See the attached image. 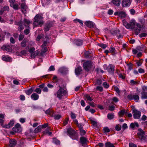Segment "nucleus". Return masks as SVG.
<instances>
[{"label":"nucleus","instance_id":"5701e85b","mask_svg":"<svg viewBox=\"0 0 147 147\" xmlns=\"http://www.w3.org/2000/svg\"><path fill=\"white\" fill-rule=\"evenodd\" d=\"M42 49L41 51L40 55L43 56L44 54L47 51V47H42Z\"/></svg>","mask_w":147,"mask_h":147},{"label":"nucleus","instance_id":"39448f33","mask_svg":"<svg viewBox=\"0 0 147 147\" xmlns=\"http://www.w3.org/2000/svg\"><path fill=\"white\" fill-rule=\"evenodd\" d=\"M123 25L127 29H133L135 26V21L134 20H131L129 23L127 22L125 20H123Z\"/></svg>","mask_w":147,"mask_h":147},{"label":"nucleus","instance_id":"f3484780","mask_svg":"<svg viewBox=\"0 0 147 147\" xmlns=\"http://www.w3.org/2000/svg\"><path fill=\"white\" fill-rule=\"evenodd\" d=\"M23 25H24L23 24V22L22 21H20L18 23V25L19 26V27L18 28V30L20 32H21L24 29Z\"/></svg>","mask_w":147,"mask_h":147},{"label":"nucleus","instance_id":"5fc2aeb1","mask_svg":"<svg viewBox=\"0 0 147 147\" xmlns=\"http://www.w3.org/2000/svg\"><path fill=\"white\" fill-rule=\"evenodd\" d=\"M121 126L120 125L118 124L115 126V129L117 131H120L121 129Z\"/></svg>","mask_w":147,"mask_h":147},{"label":"nucleus","instance_id":"774afa93","mask_svg":"<svg viewBox=\"0 0 147 147\" xmlns=\"http://www.w3.org/2000/svg\"><path fill=\"white\" fill-rule=\"evenodd\" d=\"M70 115L71 118L72 119H75L76 118V115L72 112L71 113Z\"/></svg>","mask_w":147,"mask_h":147},{"label":"nucleus","instance_id":"603ef678","mask_svg":"<svg viewBox=\"0 0 147 147\" xmlns=\"http://www.w3.org/2000/svg\"><path fill=\"white\" fill-rule=\"evenodd\" d=\"M103 86L106 88H108L109 87V84L107 82H104L102 84Z\"/></svg>","mask_w":147,"mask_h":147},{"label":"nucleus","instance_id":"052dcab7","mask_svg":"<svg viewBox=\"0 0 147 147\" xmlns=\"http://www.w3.org/2000/svg\"><path fill=\"white\" fill-rule=\"evenodd\" d=\"M110 52L114 53H115V50L114 47H111L109 49Z\"/></svg>","mask_w":147,"mask_h":147},{"label":"nucleus","instance_id":"8fccbe9b","mask_svg":"<svg viewBox=\"0 0 147 147\" xmlns=\"http://www.w3.org/2000/svg\"><path fill=\"white\" fill-rule=\"evenodd\" d=\"M28 28H29L26 29L24 31V33L25 35H27L30 32V28H29V26H28Z\"/></svg>","mask_w":147,"mask_h":147},{"label":"nucleus","instance_id":"cd10ccee","mask_svg":"<svg viewBox=\"0 0 147 147\" xmlns=\"http://www.w3.org/2000/svg\"><path fill=\"white\" fill-rule=\"evenodd\" d=\"M21 6L22 9V12L24 13H25L26 12V9L27 7V6L24 3L22 4Z\"/></svg>","mask_w":147,"mask_h":147},{"label":"nucleus","instance_id":"13d9d810","mask_svg":"<svg viewBox=\"0 0 147 147\" xmlns=\"http://www.w3.org/2000/svg\"><path fill=\"white\" fill-rule=\"evenodd\" d=\"M26 41L25 40H23L21 43V46L23 47H25L26 46Z\"/></svg>","mask_w":147,"mask_h":147},{"label":"nucleus","instance_id":"a878e982","mask_svg":"<svg viewBox=\"0 0 147 147\" xmlns=\"http://www.w3.org/2000/svg\"><path fill=\"white\" fill-rule=\"evenodd\" d=\"M1 48L3 50H6L7 51H9L11 49L10 47L9 46H6L4 45Z\"/></svg>","mask_w":147,"mask_h":147},{"label":"nucleus","instance_id":"c9c22d12","mask_svg":"<svg viewBox=\"0 0 147 147\" xmlns=\"http://www.w3.org/2000/svg\"><path fill=\"white\" fill-rule=\"evenodd\" d=\"M53 116L52 117H54V119L55 120H59L62 117V116L60 115L59 114H55L54 113L53 114Z\"/></svg>","mask_w":147,"mask_h":147},{"label":"nucleus","instance_id":"79ce46f5","mask_svg":"<svg viewBox=\"0 0 147 147\" xmlns=\"http://www.w3.org/2000/svg\"><path fill=\"white\" fill-rule=\"evenodd\" d=\"M50 28V25L49 24H47L44 28V30L46 32L48 31Z\"/></svg>","mask_w":147,"mask_h":147},{"label":"nucleus","instance_id":"2eb2a0df","mask_svg":"<svg viewBox=\"0 0 147 147\" xmlns=\"http://www.w3.org/2000/svg\"><path fill=\"white\" fill-rule=\"evenodd\" d=\"M85 24L87 27L90 28H93L94 26V24L93 22L90 21H86L85 22Z\"/></svg>","mask_w":147,"mask_h":147},{"label":"nucleus","instance_id":"7ed1b4c3","mask_svg":"<svg viewBox=\"0 0 147 147\" xmlns=\"http://www.w3.org/2000/svg\"><path fill=\"white\" fill-rule=\"evenodd\" d=\"M59 89L57 91L56 94H54L55 95L57 94V97L59 99H61L63 96L66 94L67 92V91L60 86L59 85Z\"/></svg>","mask_w":147,"mask_h":147},{"label":"nucleus","instance_id":"f704fd0d","mask_svg":"<svg viewBox=\"0 0 147 147\" xmlns=\"http://www.w3.org/2000/svg\"><path fill=\"white\" fill-rule=\"evenodd\" d=\"M141 98L142 99H147V92H142Z\"/></svg>","mask_w":147,"mask_h":147},{"label":"nucleus","instance_id":"423d86ee","mask_svg":"<svg viewBox=\"0 0 147 147\" xmlns=\"http://www.w3.org/2000/svg\"><path fill=\"white\" fill-rule=\"evenodd\" d=\"M93 63L91 61H87L83 64V67L86 71H88L92 68Z\"/></svg>","mask_w":147,"mask_h":147},{"label":"nucleus","instance_id":"e2e57ef3","mask_svg":"<svg viewBox=\"0 0 147 147\" xmlns=\"http://www.w3.org/2000/svg\"><path fill=\"white\" fill-rule=\"evenodd\" d=\"M96 90L101 92L103 91V88L101 86H98L96 88Z\"/></svg>","mask_w":147,"mask_h":147},{"label":"nucleus","instance_id":"09e8293b","mask_svg":"<svg viewBox=\"0 0 147 147\" xmlns=\"http://www.w3.org/2000/svg\"><path fill=\"white\" fill-rule=\"evenodd\" d=\"M74 21L76 23V22H78L79 23H80L81 24V25L82 26H83V25L82 21L78 19H75L74 20Z\"/></svg>","mask_w":147,"mask_h":147},{"label":"nucleus","instance_id":"9d476101","mask_svg":"<svg viewBox=\"0 0 147 147\" xmlns=\"http://www.w3.org/2000/svg\"><path fill=\"white\" fill-rule=\"evenodd\" d=\"M115 66L112 64L109 65L107 68L108 72L111 74H113L115 71Z\"/></svg>","mask_w":147,"mask_h":147},{"label":"nucleus","instance_id":"aec40b11","mask_svg":"<svg viewBox=\"0 0 147 147\" xmlns=\"http://www.w3.org/2000/svg\"><path fill=\"white\" fill-rule=\"evenodd\" d=\"M139 127V125L137 122H134V123H131L130 125V127L133 129H134L135 127Z\"/></svg>","mask_w":147,"mask_h":147},{"label":"nucleus","instance_id":"0eeeda50","mask_svg":"<svg viewBox=\"0 0 147 147\" xmlns=\"http://www.w3.org/2000/svg\"><path fill=\"white\" fill-rule=\"evenodd\" d=\"M132 113L134 119H138L140 118L141 114L140 111L134 109L132 110Z\"/></svg>","mask_w":147,"mask_h":147},{"label":"nucleus","instance_id":"1a4fd4ad","mask_svg":"<svg viewBox=\"0 0 147 147\" xmlns=\"http://www.w3.org/2000/svg\"><path fill=\"white\" fill-rule=\"evenodd\" d=\"M12 130L16 133H19L22 131V127L20 125L17 123L12 128Z\"/></svg>","mask_w":147,"mask_h":147},{"label":"nucleus","instance_id":"c03bdc74","mask_svg":"<svg viewBox=\"0 0 147 147\" xmlns=\"http://www.w3.org/2000/svg\"><path fill=\"white\" fill-rule=\"evenodd\" d=\"M120 30H115L113 31V34L114 36H117L120 33Z\"/></svg>","mask_w":147,"mask_h":147},{"label":"nucleus","instance_id":"338daca9","mask_svg":"<svg viewBox=\"0 0 147 147\" xmlns=\"http://www.w3.org/2000/svg\"><path fill=\"white\" fill-rule=\"evenodd\" d=\"M69 121V119L68 118H66L63 121V125L65 126L67 124Z\"/></svg>","mask_w":147,"mask_h":147},{"label":"nucleus","instance_id":"4d7b16f0","mask_svg":"<svg viewBox=\"0 0 147 147\" xmlns=\"http://www.w3.org/2000/svg\"><path fill=\"white\" fill-rule=\"evenodd\" d=\"M142 92H147V87L144 86H142Z\"/></svg>","mask_w":147,"mask_h":147},{"label":"nucleus","instance_id":"f257e3e1","mask_svg":"<svg viewBox=\"0 0 147 147\" xmlns=\"http://www.w3.org/2000/svg\"><path fill=\"white\" fill-rule=\"evenodd\" d=\"M67 131L69 136L72 139L76 140H78V134L74 130L70 128L67 129Z\"/></svg>","mask_w":147,"mask_h":147},{"label":"nucleus","instance_id":"4be33fe9","mask_svg":"<svg viewBox=\"0 0 147 147\" xmlns=\"http://www.w3.org/2000/svg\"><path fill=\"white\" fill-rule=\"evenodd\" d=\"M54 113V112L52 110H50L49 109L45 111V113L49 115L51 117H52V116H53V114Z\"/></svg>","mask_w":147,"mask_h":147},{"label":"nucleus","instance_id":"69168bd1","mask_svg":"<svg viewBox=\"0 0 147 147\" xmlns=\"http://www.w3.org/2000/svg\"><path fill=\"white\" fill-rule=\"evenodd\" d=\"M127 65L128 66V68L129 70H131L132 69V64L131 63H129Z\"/></svg>","mask_w":147,"mask_h":147},{"label":"nucleus","instance_id":"ddd939ff","mask_svg":"<svg viewBox=\"0 0 147 147\" xmlns=\"http://www.w3.org/2000/svg\"><path fill=\"white\" fill-rule=\"evenodd\" d=\"M115 16H118L121 18H124L126 16V13L123 11L116 12L114 13Z\"/></svg>","mask_w":147,"mask_h":147},{"label":"nucleus","instance_id":"4c0bfd02","mask_svg":"<svg viewBox=\"0 0 147 147\" xmlns=\"http://www.w3.org/2000/svg\"><path fill=\"white\" fill-rule=\"evenodd\" d=\"M133 29H134L135 32V34L136 35L138 34L140 32L141 30V29L139 28H138L137 27H134V28Z\"/></svg>","mask_w":147,"mask_h":147},{"label":"nucleus","instance_id":"37998d69","mask_svg":"<svg viewBox=\"0 0 147 147\" xmlns=\"http://www.w3.org/2000/svg\"><path fill=\"white\" fill-rule=\"evenodd\" d=\"M136 61L138 66L139 67L142 64L143 60L142 59H140L139 60H136Z\"/></svg>","mask_w":147,"mask_h":147},{"label":"nucleus","instance_id":"412c9836","mask_svg":"<svg viewBox=\"0 0 147 147\" xmlns=\"http://www.w3.org/2000/svg\"><path fill=\"white\" fill-rule=\"evenodd\" d=\"M11 59V58L8 56L3 55L2 56V59L4 61L8 62L10 61Z\"/></svg>","mask_w":147,"mask_h":147},{"label":"nucleus","instance_id":"f8f14e48","mask_svg":"<svg viewBox=\"0 0 147 147\" xmlns=\"http://www.w3.org/2000/svg\"><path fill=\"white\" fill-rule=\"evenodd\" d=\"M82 70V67L80 66L76 67L75 70V73L76 76H79L81 74Z\"/></svg>","mask_w":147,"mask_h":147},{"label":"nucleus","instance_id":"72a5a7b5","mask_svg":"<svg viewBox=\"0 0 147 147\" xmlns=\"http://www.w3.org/2000/svg\"><path fill=\"white\" fill-rule=\"evenodd\" d=\"M105 147H115L114 144L110 142H107L105 143Z\"/></svg>","mask_w":147,"mask_h":147},{"label":"nucleus","instance_id":"473e14b6","mask_svg":"<svg viewBox=\"0 0 147 147\" xmlns=\"http://www.w3.org/2000/svg\"><path fill=\"white\" fill-rule=\"evenodd\" d=\"M34 88L32 87L29 89L25 91L26 93L28 95L30 94L33 92Z\"/></svg>","mask_w":147,"mask_h":147},{"label":"nucleus","instance_id":"a18cd8bd","mask_svg":"<svg viewBox=\"0 0 147 147\" xmlns=\"http://www.w3.org/2000/svg\"><path fill=\"white\" fill-rule=\"evenodd\" d=\"M11 6L12 7L13 9L16 10H18L19 9V5L18 4H14L13 5H12V6Z\"/></svg>","mask_w":147,"mask_h":147},{"label":"nucleus","instance_id":"c85d7f7f","mask_svg":"<svg viewBox=\"0 0 147 147\" xmlns=\"http://www.w3.org/2000/svg\"><path fill=\"white\" fill-rule=\"evenodd\" d=\"M67 70V69L65 67H62L60 68L59 69V71L61 73L63 74L65 73Z\"/></svg>","mask_w":147,"mask_h":147},{"label":"nucleus","instance_id":"2f4dec72","mask_svg":"<svg viewBox=\"0 0 147 147\" xmlns=\"http://www.w3.org/2000/svg\"><path fill=\"white\" fill-rule=\"evenodd\" d=\"M107 117L109 119L111 120L114 118V115L113 113H109L107 114Z\"/></svg>","mask_w":147,"mask_h":147},{"label":"nucleus","instance_id":"b1692460","mask_svg":"<svg viewBox=\"0 0 147 147\" xmlns=\"http://www.w3.org/2000/svg\"><path fill=\"white\" fill-rule=\"evenodd\" d=\"M6 34V32H2V30L0 28V40L3 39Z\"/></svg>","mask_w":147,"mask_h":147},{"label":"nucleus","instance_id":"20e7f679","mask_svg":"<svg viewBox=\"0 0 147 147\" xmlns=\"http://www.w3.org/2000/svg\"><path fill=\"white\" fill-rule=\"evenodd\" d=\"M139 132L137 133L138 138L142 140L147 141V136L145 135V132L140 128L138 129Z\"/></svg>","mask_w":147,"mask_h":147},{"label":"nucleus","instance_id":"3c124183","mask_svg":"<svg viewBox=\"0 0 147 147\" xmlns=\"http://www.w3.org/2000/svg\"><path fill=\"white\" fill-rule=\"evenodd\" d=\"M79 127L80 130L83 129V127L84 126V124L82 123H78V124L76 125Z\"/></svg>","mask_w":147,"mask_h":147},{"label":"nucleus","instance_id":"dca6fc26","mask_svg":"<svg viewBox=\"0 0 147 147\" xmlns=\"http://www.w3.org/2000/svg\"><path fill=\"white\" fill-rule=\"evenodd\" d=\"M80 141L82 145L86 144L87 142L88 141L87 139L84 137H80Z\"/></svg>","mask_w":147,"mask_h":147},{"label":"nucleus","instance_id":"7c9ffc66","mask_svg":"<svg viewBox=\"0 0 147 147\" xmlns=\"http://www.w3.org/2000/svg\"><path fill=\"white\" fill-rule=\"evenodd\" d=\"M22 22H23V24L25 26H26V24L29 25L31 23V22L29 20L26 18H25Z\"/></svg>","mask_w":147,"mask_h":147},{"label":"nucleus","instance_id":"c756f323","mask_svg":"<svg viewBox=\"0 0 147 147\" xmlns=\"http://www.w3.org/2000/svg\"><path fill=\"white\" fill-rule=\"evenodd\" d=\"M42 129L41 125L38 126L34 130V133H37L39 132H40Z\"/></svg>","mask_w":147,"mask_h":147},{"label":"nucleus","instance_id":"58836bf2","mask_svg":"<svg viewBox=\"0 0 147 147\" xmlns=\"http://www.w3.org/2000/svg\"><path fill=\"white\" fill-rule=\"evenodd\" d=\"M133 29H134L135 32V34L136 35L138 34L140 32L141 30V29L139 28H138L137 27H134V28Z\"/></svg>","mask_w":147,"mask_h":147},{"label":"nucleus","instance_id":"a211bd4d","mask_svg":"<svg viewBox=\"0 0 147 147\" xmlns=\"http://www.w3.org/2000/svg\"><path fill=\"white\" fill-rule=\"evenodd\" d=\"M14 124V120H11L9 122V123L8 125H6L4 126V127L7 128H10L11 127H12Z\"/></svg>","mask_w":147,"mask_h":147},{"label":"nucleus","instance_id":"4468645a","mask_svg":"<svg viewBox=\"0 0 147 147\" xmlns=\"http://www.w3.org/2000/svg\"><path fill=\"white\" fill-rule=\"evenodd\" d=\"M16 141L14 139H11L9 141V147H14L16 145Z\"/></svg>","mask_w":147,"mask_h":147},{"label":"nucleus","instance_id":"f03ea898","mask_svg":"<svg viewBox=\"0 0 147 147\" xmlns=\"http://www.w3.org/2000/svg\"><path fill=\"white\" fill-rule=\"evenodd\" d=\"M43 17L40 14L36 15L34 18V21L33 23V24L35 26H37L38 25H42L43 22L42 21Z\"/></svg>","mask_w":147,"mask_h":147},{"label":"nucleus","instance_id":"9b49d317","mask_svg":"<svg viewBox=\"0 0 147 147\" xmlns=\"http://www.w3.org/2000/svg\"><path fill=\"white\" fill-rule=\"evenodd\" d=\"M131 0H123L122 2V5L123 7H128L131 5Z\"/></svg>","mask_w":147,"mask_h":147},{"label":"nucleus","instance_id":"680f3d73","mask_svg":"<svg viewBox=\"0 0 147 147\" xmlns=\"http://www.w3.org/2000/svg\"><path fill=\"white\" fill-rule=\"evenodd\" d=\"M86 133V132L85 130H83V129H80V134L81 136H83Z\"/></svg>","mask_w":147,"mask_h":147},{"label":"nucleus","instance_id":"393cba45","mask_svg":"<svg viewBox=\"0 0 147 147\" xmlns=\"http://www.w3.org/2000/svg\"><path fill=\"white\" fill-rule=\"evenodd\" d=\"M112 2L114 5L118 6L120 4L121 1L120 0H113Z\"/></svg>","mask_w":147,"mask_h":147},{"label":"nucleus","instance_id":"6ab92c4d","mask_svg":"<svg viewBox=\"0 0 147 147\" xmlns=\"http://www.w3.org/2000/svg\"><path fill=\"white\" fill-rule=\"evenodd\" d=\"M39 97V96L35 93H33L31 96V99L34 100H38Z\"/></svg>","mask_w":147,"mask_h":147},{"label":"nucleus","instance_id":"6e6d98bb","mask_svg":"<svg viewBox=\"0 0 147 147\" xmlns=\"http://www.w3.org/2000/svg\"><path fill=\"white\" fill-rule=\"evenodd\" d=\"M103 130L105 133H108L110 132V130L107 127H105L103 128Z\"/></svg>","mask_w":147,"mask_h":147},{"label":"nucleus","instance_id":"a19ab883","mask_svg":"<svg viewBox=\"0 0 147 147\" xmlns=\"http://www.w3.org/2000/svg\"><path fill=\"white\" fill-rule=\"evenodd\" d=\"M53 143L57 145H59L60 144V141L56 138H53Z\"/></svg>","mask_w":147,"mask_h":147},{"label":"nucleus","instance_id":"49530a36","mask_svg":"<svg viewBox=\"0 0 147 147\" xmlns=\"http://www.w3.org/2000/svg\"><path fill=\"white\" fill-rule=\"evenodd\" d=\"M98 45L100 47H101L102 48L104 49H105L107 46L106 45L104 44L103 43L98 44Z\"/></svg>","mask_w":147,"mask_h":147},{"label":"nucleus","instance_id":"bf43d9fd","mask_svg":"<svg viewBox=\"0 0 147 147\" xmlns=\"http://www.w3.org/2000/svg\"><path fill=\"white\" fill-rule=\"evenodd\" d=\"M130 82L131 84L132 85H134L138 84V82H137L135 81L134 80H131L130 81Z\"/></svg>","mask_w":147,"mask_h":147},{"label":"nucleus","instance_id":"e433bc0d","mask_svg":"<svg viewBox=\"0 0 147 147\" xmlns=\"http://www.w3.org/2000/svg\"><path fill=\"white\" fill-rule=\"evenodd\" d=\"M39 53V51H38L32 52L31 53V57L32 58H34Z\"/></svg>","mask_w":147,"mask_h":147},{"label":"nucleus","instance_id":"864d4df0","mask_svg":"<svg viewBox=\"0 0 147 147\" xmlns=\"http://www.w3.org/2000/svg\"><path fill=\"white\" fill-rule=\"evenodd\" d=\"M115 107L113 105L110 106L109 107L108 109L111 111H113L115 109Z\"/></svg>","mask_w":147,"mask_h":147},{"label":"nucleus","instance_id":"6e6552de","mask_svg":"<svg viewBox=\"0 0 147 147\" xmlns=\"http://www.w3.org/2000/svg\"><path fill=\"white\" fill-rule=\"evenodd\" d=\"M127 98L129 100H134L135 101L138 102L140 98L139 95L138 94L132 95V94H130L127 96Z\"/></svg>","mask_w":147,"mask_h":147},{"label":"nucleus","instance_id":"0e129e2a","mask_svg":"<svg viewBox=\"0 0 147 147\" xmlns=\"http://www.w3.org/2000/svg\"><path fill=\"white\" fill-rule=\"evenodd\" d=\"M34 92H36L38 94H40L41 92V90L39 88H37Z\"/></svg>","mask_w":147,"mask_h":147},{"label":"nucleus","instance_id":"bb28decb","mask_svg":"<svg viewBox=\"0 0 147 147\" xmlns=\"http://www.w3.org/2000/svg\"><path fill=\"white\" fill-rule=\"evenodd\" d=\"M74 42L76 45L78 46L82 45L83 43L82 41L80 39L75 40H74Z\"/></svg>","mask_w":147,"mask_h":147},{"label":"nucleus","instance_id":"de8ad7c7","mask_svg":"<svg viewBox=\"0 0 147 147\" xmlns=\"http://www.w3.org/2000/svg\"><path fill=\"white\" fill-rule=\"evenodd\" d=\"M125 113V109H122L119 112L118 114H119V115L120 116H123V115H124Z\"/></svg>","mask_w":147,"mask_h":147},{"label":"nucleus","instance_id":"ea45409f","mask_svg":"<svg viewBox=\"0 0 147 147\" xmlns=\"http://www.w3.org/2000/svg\"><path fill=\"white\" fill-rule=\"evenodd\" d=\"M84 97L87 100L92 101L93 100L88 94H85L84 95Z\"/></svg>","mask_w":147,"mask_h":147}]
</instances>
